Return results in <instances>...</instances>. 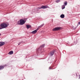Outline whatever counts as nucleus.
<instances>
[{
	"instance_id": "f257e3e1",
	"label": "nucleus",
	"mask_w": 80,
	"mask_h": 80,
	"mask_svg": "<svg viewBox=\"0 0 80 80\" xmlns=\"http://www.w3.org/2000/svg\"><path fill=\"white\" fill-rule=\"evenodd\" d=\"M45 47V44H43L40 46V47L38 48V49L36 50V53L38 54L39 53H43V52H45L44 50H42V48H44Z\"/></svg>"
},
{
	"instance_id": "4468645a",
	"label": "nucleus",
	"mask_w": 80,
	"mask_h": 80,
	"mask_svg": "<svg viewBox=\"0 0 80 80\" xmlns=\"http://www.w3.org/2000/svg\"><path fill=\"white\" fill-rule=\"evenodd\" d=\"M37 57H38V54L34 55L33 56H32V57H34V58H37Z\"/></svg>"
},
{
	"instance_id": "c756f323",
	"label": "nucleus",
	"mask_w": 80,
	"mask_h": 80,
	"mask_svg": "<svg viewBox=\"0 0 80 80\" xmlns=\"http://www.w3.org/2000/svg\"><path fill=\"white\" fill-rule=\"evenodd\" d=\"M1 35H2V34L0 33V36H1Z\"/></svg>"
},
{
	"instance_id": "a211bd4d",
	"label": "nucleus",
	"mask_w": 80,
	"mask_h": 80,
	"mask_svg": "<svg viewBox=\"0 0 80 80\" xmlns=\"http://www.w3.org/2000/svg\"><path fill=\"white\" fill-rule=\"evenodd\" d=\"M64 5H65V6L67 5V2L65 1L64 2Z\"/></svg>"
},
{
	"instance_id": "aec40b11",
	"label": "nucleus",
	"mask_w": 80,
	"mask_h": 80,
	"mask_svg": "<svg viewBox=\"0 0 80 80\" xmlns=\"http://www.w3.org/2000/svg\"><path fill=\"white\" fill-rule=\"evenodd\" d=\"M54 67V64L52 65L51 66V68H50V67H49V69H52V68H53V67Z\"/></svg>"
},
{
	"instance_id": "6ab92c4d",
	"label": "nucleus",
	"mask_w": 80,
	"mask_h": 80,
	"mask_svg": "<svg viewBox=\"0 0 80 80\" xmlns=\"http://www.w3.org/2000/svg\"><path fill=\"white\" fill-rule=\"evenodd\" d=\"M65 5L62 6V9L63 10V9H64V8H65Z\"/></svg>"
},
{
	"instance_id": "6e6552de",
	"label": "nucleus",
	"mask_w": 80,
	"mask_h": 80,
	"mask_svg": "<svg viewBox=\"0 0 80 80\" xmlns=\"http://www.w3.org/2000/svg\"><path fill=\"white\" fill-rule=\"evenodd\" d=\"M55 53V51L53 50L50 52V55L51 56H53V55H54Z\"/></svg>"
},
{
	"instance_id": "412c9836",
	"label": "nucleus",
	"mask_w": 80,
	"mask_h": 80,
	"mask_svg": "<svg viewBox=\"0 0 80 80\" xmlns=\"http://www.w3.org/2000/svg\"><path fill=\"white\" fill-rule=\"evenodd\" d=\"M60 2V0H57L56 1V3H58V2Z\"/></svg>"
},
{
	"instance_id": "7ed1b4c3",
	"label": "nucleus",
	"mask_w": 80,
	"mask_h": 80,
	"mask_svg": "<svg viewBox=\"0 0 80 80\" xmlns=\"http://www.w3.org/2000/svg\"><path fill=\"white\" fill-rule=\"evenodd\" d=\"M62 30V27H57L53 28L52 29L53 31H58V30Z\"/></svg>"
},
{
	"instance_id": "dca6fc26",
	"label": "nucleus",
	"mask_w": 80,
	"mask_h": 80,
	"mask_svg": "<svg viewBox=\"0 0 80 80\" xmlns=\"http://www.w3.org/2000/svg\"><path fill=\"white\" fill-rule=\"evenodd\" d=\"M17 25H21V24H20V20L17 22Z\"/></svg>"
},
{
	"instance_id": "f3484780",
	"label": "nucleus",
	"mask_w": 80,
	"mask_h": 80,
	"mask_svg": "<svg viewBox=\"0 0 80 80\" xmlns=\"http://www.w3.org/2000/svg\"><path fill=\"white\" fill-rule=\"evenodd\" d=\"M36 10H37V11L38 12V11H39V10H40V9H41V7L39 8H36Z\"/></svg>"
},
{
	"instance_id": "2eb2a0df",
	"label": "nucleus",
	"mask_w": 80,
	"mask_h": 80,
	"mask_svg": "<svg viewBox=\"0 0 80 80\" xmlns=\"http://www.w3.org/2000/svg\"><path fill=\"white\" fill-rule=\"evenodd\" d=\"M44 23H43L40 26H39L38 27V28H40V27H43V26L44 25Z\"/></svg>"
},
{
	"instance_id": "c85d7f7f",
	"label": "nucleus",
	"mask_w": 80,
	"mask_h": 80,
	"mask_svg": "<svg viewBox=\"0 0 80 80\" xmlns=\"http://www.w3.org/2000/svg\"><path fill=\"white\" fill-rule=\"evenodd\" d=\"M80 75L79 76V79H80Z\"/></svg>"
},
{
	"instance_id": "b1692460",
	"label": "nucleus",
	"mask_w": 80,
	"mask_h": 80,
	"mask_svg": "<svg viewBox=\"0 0 80 80\" xmlns=\"http://www.w3.org/2000/svg\"><path fill=\"white\" fill-rule=\"evenodd\" d=\"M80 22H78V25L77 26V27H78V25H80Z\"/></svg>"
},
{
	"instance_id": "20e7f679",
	"label": "nucleus",
	"mask_w": 80,
	"mask_h": 80,
	"mask_svg": "<svg viewBox=\"0 0 80 80\" xmlns=\"http://www.w3.org/2000/svg\"><path fill=\"white\" fill-rule=\"evenodd\" d=\"M20 23L21 25H23L25 24V20L21 19L20 20Z\"/></svg>"
},
{
	"instance_id": "4be33fe9",
	"label": "nucleus",
	"mask_w": 80,
	"mask_h": 80,
	"mask_svg": "<svg viewBox=\"0 0 80 80\" xmlns=\"http://www.w3.org/2000/svg\"><path fill=\"white\" fill-rule=\"evenodd\" d=\"M24 21H25V22H26V21H27V18H24Z\"/></svg>"
},
{
	"instance_id": "393cba45",
	"label": "nucleus",
	"mask_w": 80,
	"mask_h": 80,
	"mask_svg": "<svg viewBox=\"0 0 80 80\" xmlns=\"http://www.w3.org/2000/svg\"><path fill=\"white\" fill-rule=\"evenodd\" d=\"M74 75H76V76L77 77V73L75 74Z\"/></svg>"
},
{
	"instance_id": "f8f14e48",
	"label": "nucleus",
	"mask_w": 80,
	"mask_h": 80,
	"mask_svg": "<svg viewBox=\"0 0 80 80\" xmlns=\"http://www.w3.org/2000/svg\"><path fill=\"white\" fill-rule=\"evenodd\" d=\"M13 53V51H11L9 52L8 54L9 55H12Z\"/></svg>"
},
{
	"instance_id": "1a4fd4ad",
	"label": "nucleus",
	"mask_w": 80,
	"mask_h": 80,
	"mask_svg": "<svg viewBox=\"0 0 80 80\" xmlns=\"http://www.w3.org/2000/svg\"><path fill=\"white\" fill-rule=\"evenodd\" d=\"M5 45V42H0V46L1 47H2V45Z\"/></svg>"
},
{
	"instance_id": "f03ea898",
	"label": "nucleus",
	"mask_w": 80,
	"mask_h": 80,
	"mask_svg": "<svg viewBox=\"0 0 80 80\" xmlns=\"http://www.w3.org/2000/svg\"><path fill=\"white\" fill-rule=\"evenodd\" d=\"M8 25H9V24H7L6 23H2L0 25V30L1 29H2L3 28H5L6 27H8Z\"/></svg>"
},
{
	"instance_id": "cd10ccee",
	"label": "nucleus",
	"mask_w": 80,
	"mask_h": 80,
	"mask_svg": "<svg viewBox=\"0 0 80 80\" xmlns=\"http://www.w3.org/2000/svg\"><path fill=\"white\" fill-rule=\"evenodd\" d=\"M75 43V42H74V43H75V45H76V44H77V43Z\"/></svg>"
},
{
	"instance_id": "5701e85b",
	"label": "nucleus",
	"mask_w": 80,
	"mask_h": 80,
	"mask_svg": "<svg viewBox=\"0 0 80 80\" xmlns=\"http://www.w3.org/2000/svg\"><path fill=\"white\" fill-rule=\"evenodd\" d=\"M22 42H20L18 44V45H20V44H21V43H22Z\"/></svg>"
},
{
	"instance_id": "a878e982",
	"label": "nucleus",
	"mask_w": 80,
	"mask_h": 80,
	"mask_svg": "<svg viewBox=\"0 0 80 80\" xmlns=\"http://www.w3.org/2000/svg\"><path fill=\"white\" fill-rule=\"evenodd\" d=\"M76 28H77V27H75V28H74V30H75Z\"/></svg>"
},
{
	"instance_id": "9b49d317",
	"label": "nucleus",
	"mask_w": 80,
	"mask_h": 80,
	"mask_svg": "<svg viewBox=\"0 0 80 80\" xmlns=\"http://www.w3.org/2000/svg\"><path fill=\"white\" fill-rule=\"evenodd\" d=\"M60 17L61 18H65V15L63 14H62L60 15Z\"/></svg>"
},
{
	"instance_id": "423d86ee",
	"label": "nucleus",
	"mask_w": 80,
	"mask_h": 80,
	"mask_svg": "<svg viewBox=\"0 0 80 80\" xmlns=\"http://www.w3.org/2000/svg\"><path fill=\"white\" fill-rule=\"evenodd\" d=\"M37 10L36 8H34V9H33L32 10V12H31L32 14H33V13H38L37 12Z\"/></svg>"
},
{
	"instance_id": "0eeeda50",
	"label": "nucleus",
	"mask_w": 80,
	"mask_h": 80,
	"mask_svg": "<svg viewBox=\"0 0 80 80\" xmlns=\"http://www.w3.org/2000/svg\"><path fill=\"white\" fill-rule=\"evenodd\" d=\"M48 8V6H43L42 5L41 7V8L42 9H45V8Z\"/></svg>"
},
{
	"instance_id": "39448f33",
	"label": "nucleus",
	"mask_w": 80,
	"mask_h": 80,
	"mask_svg": "<svg viewBox=\"0 0 80 80\" xmlns=\"http://www.w3.org/2000/svg\"><path fill=\"white\" fill-rule=\"evenodd\" d=\"M39 29H40V28H37V29L32 31V32H31V33H32V34H35L36 33H37V31H38V30H39Z\"/></svg>"
},
{
	"instance_id": "bb28decb",
	"label": "nucleus",
	"mask_w": 80,
	"mask_h": 80,
	"mask_svg": "<svg viewBox=\"0 0 80 80\" xmlns=\"http://www.w3.org/2000/svg\"><path fill=\"white\" fill-rule=\"evenodd\" d=\"M22 78H23V77H24V75H22Z\"/></svg>"
},
{
	"instance_id": "ddd939ff",
	"label": "nucleus",
	"mask_w": 80,
	"mask_h": 80,
	"mask_svg": "<svg viewBox=\"0 0 80 80\" xmlns=\"http://www.w3.org/2000/svg\"><path fill=\"white\" fill-rule=\"evenodd\" d=\"M4 68V67L3 66H0V70H1Z\"/></svg>"
},
{
	"instance_id": "9d476101",
	"label": "nucleus",
	"mask_w": 80,
	"mask_h": 80,
	"mask_svg": "<svg viewBox=\"0 0 80 80\" xmlns=\"http://www.w3.org/2000/svg\"><path fill=\"white\" fill-rule=\"evenodd\" d=\"M26 27L28 29H29V28H31V26L29 24H27Z\"/></svg>"
}]
</instances>
